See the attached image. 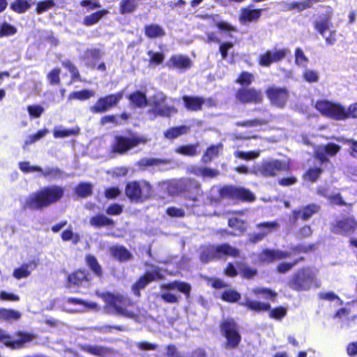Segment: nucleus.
Instances as JSON below:
<instances>
[{"mask_svg":"<svg viewBox=\"0 0 357 357\" xmlns=\"http://www.w3.org/2000/svg\"><path fill=\"white\" fill-rule=\"evenodd\" d=\"M238 101L241 103H261L263 95L260 90L255 88H242L238 90L236 94Z\"/></svg>","mask_w":357,"mask_h":357,"instance_id":"2eb2a0df","label":"nucleus"},{"mask_svg":"<svg viewBox=\"0 0 357 357\" xmlns=\"http://www.w3.org/2000/svg\"><path fill=\"white\" fill-rule=\"evenodd\" d=\"M166 96L162 92H157L148 100V105L152 108L149 113H153L155 116L169 117L172 114L177 112V109L173 106L165 105Z\"/></svg>","mask_w":357,"mask_h":357,"instance_id":"39448f33","label":"nucleus"},{"mask_svg":"<svg viewBox=\"0 0 357 357\" xmlns=\"http://www.w3.org/2000/svg\"><path fill=\"white\" fill-rule=\"evenodd\" d=\"M303 79L309 83L317 82L319 79V73L311 69H305L303 73Z\"/></svg>","mask_w":357,"mask_h":357,"instance_id":"13d9d810","label":"nucleus"},{"mask_svg":"<svg viewBox=\"0 0 357 357\" xmlns=\"http://www.w3.org/2000/svg\"><path fill=\"white\" fill-rule=\"evenodd\" d=\"M16 32V28L8 23L5 22L0 25V37L12 36Z\"/></svg>","mask_w":357,"mask_h":357,"instance_id":"0e129e2a","label":"nucleus"},{"mask_svg":"<svg viewBox=\"0 0 357 357\" xmlns=\"http://www.w3.org/2000/svg\"><path fill=\"white\" fill-rule=\"evenodd\" d=\"M289 52L287 48L269 50L260 55L259 63L262 66L268 67L272 63H276L284 59Z\"/></svg>","mask_w":357,"mask_h":357,"instance_id":"4468645a","label":"nucleus"},{"mask_svg":"<svg viewBox=\"0 0 357 357\" xmlns=\"http://www.w3.org/2000/svg\"><path fill=\"white\" fill-rule=\"evenodd\" d=\"M123 91L115 94H111L98 100L96 104L90 107V111L93 113H103L109 108L116 105L122 99Z\"/></svg>","mask_w":357,"mask_h":357,"instance_id":"f8f14e48","label":"nucleus"},{"mask_svg":"<svg viewBox=\"0 0 357 357\" xmlns=\"http://www.w3.org/2000/svg\"><path fill=\"white\" fill-rule=\"evenodd\" d=\"M222 334L227 340L225 347L229 349L236 347L240 341L241 336L238 332L237 326L233 319H226L221 324Z\"/></svg>","mask_w":357,"mask_h":357,"instance_id":"9b49d317","label":"nucleus"},{"mask_svg":"<svg viewBox=\"0 0 357 357\" xmlns=\"http://www.w3.org/2000/svg\"><path fill=\"white\" fill-rule=\"evenodd\" d=\"M240 294L231 289L225 291L222 295V299L228 302H236L240 298Z\"/></svg>","mask_w":357,"mask_h":357,"instance_id":"338daca9","label":"nucleus"},{"mask_svg":"<svg viewBox=\"0 0 357 357\" xmlns=\"http://www.w3.org/2000/svg\"><path fill=\"white\" fill-rule=\"evenodd\" d=\"M167 66L170 68L186 70L191 67L192 61L186 56L174 55L170 58L167 63Z\"/></svg>","mask_w":357,"mask_h":357,"instance_id":"393cba45","label":"nucleus"},{"mask_svg":"<svg viewBox=\"0 0 357 357\" xmlns=\"http://www.w3.org/2000/svg\"><path fill=\"white\" fill-rule=\"evenodd\" d=\"M161 188L170 195H175L181 192V186L176 181L164 182L161 184Z\"/></svg>","mask_w":357,"mask_h":357,"instance_id":"a19ab883","label":"nucleus"},{"mask_svg":"<svg viewBox=\"0 0 357 357\" xmlns=\"http://www.w3.org/2000/svg\"><path fill=\"white\" fill-rule=\"evenodd\" d=\"M200 260L206 263L215 259H219L218 257L217 246L215 245H206L201 248Z\"/></svg>","mask_w":357,"mask_h":357,"instance_id":"c756f323","label":"nucleus"},{"mask_svg":"<svg viewBox=\"0 0 357 357\" xmlns=\"http://www.w3.org/2000/svg\"><path fill=\"white\" fill-rule=\"evenodd\" d=\"M322 172V169L318 167L310 168L305 174V178L307 181L315 182L320 174Z\"/></svg>","mask_w":357,"mask_h":357,"instance_id":"e2e57ef3","label":"nucleus"},{"mask_svg":"<svg viewBox=\"0 0 357 357\" xmlns=\"http://www.w3.org/2000/svg\"><path fill=\"white\" fill-rule=\"evenodd\" d=\"M355 229H357V223L353 218H347L337 221L333 227V232L342 235L351 234Z\"/></svg>","mask_w":357,"mask_h":357,"instance_id":"aec40b11","label":"nucleus"},{"mask_svg":"<svg viewBox=\"0 0 357 357\" xmlns=\"http://www.w3.org/2000/svg\"><path fill=\"white\" fill-rule=\"evenodd\" d=\"M243 306L247 307L248 309L256 311H266L270 309L271 305L266 303H262L257 301H252L248 297H245L243 301L240 303Z\"/></svg>","mask_w":357,"mask_h":357,"instance_id":"7c9ffc66","label":"nucleus"},{"mask_svg":"<svg viewBox=\"0 0 357 357\" xmlns=\"http://www.w3.org/2000/svg\"><path fill=\"white\" fill-rule=\"evenodd\" d=\"M221 195L222 197H229L250 202L255 199V195L250 191L232 186L223 188L221 190Z\"/></svg>","mask_w":357,"mask_h":357,"instance_id":"a211bd4d","label":"nucleus"},{"mask_svg":"<svg viewBox=\"0 0 357 357\" xmlns=\"http://www.w3.org/2000/svg\"><path fill=\"white\" fill-rule=\"evenodd\" d=\"M32 3V0H15L10 8L17 13H24L30 8Z\"/></svg>","mask_w":357,"mask_h":357,"instance_id":"58836bf2","label":"nucleus"},{"mask_svg":"<svg viewBox=\"0 0 357 357\" xmlns=\"http://www.w3.org/2000/svg\"><path fill=\"white\" fill-rule=\"evenodd\" d=\"M198 144L180 146L176 149V152L187 156H195L198 153Z\"/></svg>","mask_w":357,"mask_h":357,"instance_id":"c03bdc74","label":"nucleus"},{"mask_svg":"<svg viewBox=\"0 0 357 357\" xmlns=\"http://www.w3.org/2000/svg\"><path fill=\"white\" fill-rule=\"evenodd\" d=\"M252 292L256 296L261 295L264 298L271 299V301H274L277 294L275 291L266 288H257L252 290Z\"/></svg>","mask_w":357,"mask_h":357,"instance_id":"5fc2aeb1","label":"nucleus"},{"mask_svg":"<svg viewBox=\"0 0 357 357\" xmlns=\"http://www.w3.org/2000/svg\"><path fill=\"white\" fill-rule=\"evenodd\" d=\"M79 129H54V137L55 138H64L70 135H75L78 133Z\"/></svg>","mask_w":357,"mask_h":357,"instance_id":"680f3d73","label":"nucleus"},{"mask_svg":"<svg viewBox=\"0 0 357 357\" xmlns=\"http://www.w3.org/2000/svg\"><path fill=\"white\" fill-rule=\"evenodd\" d=\"M218 257L220 258L223 256H229L232 257H236L239 256V250L231 246L229 244L225 243L220 245H217Z\"/></svg>","mask_w":357,"mask_h":357,"instance_id":"473e14b6","label":"nucleus"},{"mask_svg":"<svg viewBox=\"0 0 357 357\" xmlns=\"http://www.w3.org/2000/svg\"><path fill=\"white\" fill-rule=\"evenodd\" d=\"M55 5L56 3L54 0H45L40 1L37 3L36 11L38 14H41L52 9L55 6Z\"/></svg>","mask_w":357,"mask_h":357,"instance_id":"864d4df0","label":"nucleus"},{"mask_svg":"<svg viewBox=\"0 0 357 357\" xmlns=\"http://www.w3.org/2000/svg\"><path fill=\"white\" fill-rule=\"evenodd\" d=\"M68 303L80 305V307L73 310L74 312H86L90 310L94 312L100 310V306L95 302H88L77 298H69Z\"/></svg>","mask_w":357,"mask_h":357,"instance_id":"a878e982","label":"nucleus"},{"mask_svg":"<svg viewBox=\"0 0 357 357\" xmlns=\"http://www.w3.org/2000/svg\"><path fill=\"white\" fill-rule=\"evenodd\" d=\"M130 102L137 107H144L148 105L146 95L140 91H135L128 96Z\"/></svg>","mask_w":357,"mask_h":357,"instance_id":"4c0bfd02","label":"nucleus"},{"mask_svg":"<svg viewBox=\"0 0 357 357\" xmlns=\"http://www.w3.org/2000/svg\"><path fill=\"white\" fill-rule=\"evenodd\" d=\"M223 145L220 143L217 145H212L208 147L202 156V161L204 163L210 162L214 158L218 155L222 151Z\"/></svg>","mask_w":357,"mask_h":357,"instance_id":"f704fd0d","label":"nucleus"},{"mask_svg":"<svg viewBox=\"0 0 357 357\" xmlns=\"http://www.w3.org/2000/svg\"><path fill=\"white\" fill-rule=\"evenodd\" d=\"M315 29L321 34L325 36L326 31L330 30V23L328 19L322 20L315 23Z\"/></svg>","mask_w":357,"mask_h":357,"instance_id":"774afa93","label":"nucleus"},{"mask_svg":"<svg viewBox=\"0 0 357 357\" xmlns=\"http://www.w3.org/2000/svg\"><path fill=\"white\" fill-rule=\"evenodd\" d=\"M169 163V160L158 159L154 158H142L139 161V165L143 167H149V166H161L162 165H165Z\"/></svg>","mask_w":357,"mask_h":357,"instance_id":"de8ad7c7","label":"nucleus"},{"mask_svg":"<svg viewBox=\"0 0 357 357\" xmlns=\"http://www.w3.org/2000/svg\"><path fill=\"white\" fill-rule=\"evenodd\" d=\"M162 299L169 303H176L178 301L177 295L171 292V291L177 289L178 291L185 294L187 296L190 295L191 287L189 284L180 282L174 281L167 284H163L160 286Z\"/></svg>","mask_w":357,"mask_h":357,"instance_id":"0eeeda50","label":"nucleus"},{"mask_svg":"<svg viewBox=\"0 0 357 357\" xmlns=\"http://www.w3.org/2000/svg\"><path fill=\"white\" fill-rule=\"evenodd\" d=\"M89 280L87 274L85 271H77L68 276V281L69 284L75 286L82 285Z\"/></svg>","mask_w":357,"mask_h":357,"instance_id":"72a5a7b5","label":"nucleus"},{"mask_svg":"<svg viewBox=\"0 0 357 357\" xmlns=\"http://www.w3.org/2000/svg\"><path fill=\"white\" fill-rule=\"evenodd\" d=\"M291 253L280 250L264 249L258 255L259 261L262 263H271L276 260L289 258Z\"/></svg>","mask_w":357,"mask_h":357,"instance_id":"6ab92c4d","label":"nucleus"},{"mask_svg":"<svg viewBox=\"0 0 357 357\" xmlns=\"http://www.w3.org/2000/svg\"><path fill=\"white\" fill-rule=\"evenodd\" d=\"M289 165L287 162L278 159H268L255 166L251 173L262 177H275L280 172L287 171Z\"/></svg>","mask_w":357,"mask_h":357,"instance_id":"20e7f679","label":"nucleus"},{"mask_svg":"<svg viewBox=\"0 0 357 357\" xmlns=\"http://www.w3.org/2000/svg\"><path fill=\"white\" fill-rule=\"evenodd\" d=\"M16 338L13 340L5 331L0 328V342L11 349H20L26 347L27 343L32 342L36 335L33 333L18 331L15 333Z\"/></svg>","mask_w":357,"mask_h":357,"instance_id":"6e6552de","label":"nucleus"},{"mask_svg":"<svg viewBox=\"0 0 357 357\" xmlns=\"http://www.w3.org/2000/svg\"><path fill=\"white\" fill-rule=\"evenodd\" d=\"M137 6V0H122L120 4L121 13L123 14L132 13Z\"/></svg>","mask_w":357,"mask_h":357,"instance_id":"49530a36","label":"nucleus"},{"mask_svg":"<svg viewBox=\"0 0 357 357\" xmlns=\"http://www.w3.org/2000/svg\"><path fill=\"white\" fill-rule=\"evenodd\" d=\"M258 232H253L248 234V240L250 243H256L262 241L266 236L273 231L279 229V224L274 222H266L256 225Z\"/></svg>","mask_w":357,"mask_h":357,"instance_id":"ddd939ff","label":"nucleus"},{"mask_svg":"<svg viewBox=\"0 0 357 357\" xmlns=\"http://www.w3.org/2000/svg\"><path fill=\"white\" fill-rule=\"evenodd\" d=\"M126 195L132 202H143L150 197L151 187L146 181L130 182L126 185Z\"/></svg>","mask_w":357,"mask_h":357,"instance_id":"423d86ee","label":"nucleus"},{"mask_svg":"<svg viewBox=\"0 0 357 357\" xmlns=\"http://www.w3.org/2000/svg\"><path fill=\"white\" fill-rule=\"evenodd\" d=\"M86 262L90 268L97 275H100L102 273L101 267L98 264L96 259L93 256L89 255L86 257Z\"/></svg>","mask_w":357,"mask_h":357,"instance_id":"052dcab7","label":"nucleus"},{"mask_svg":"<svg viewBox=\"0 0 357 357\" xmlns=\"http://www.w3.org/2000/svg\"><path fill=\"white\" fill-rule=\"evenodd\" d=\"M61 238L64 241H71L74 244H77L80 241L79 234L73 233L70 229L63 231Z\"/></svg>","mask_w":357,"mask_h":357,"instance_id":"bf43d9fd","label":"nucleus"},{"mask_svg":"<svg viewBox=\"0 0 357 357\" xmlns=\"http://www.w3.org/2000/svg\"><path fill=\"white\" fill-rule=\"evenodd\" d=\"M288 287L296 291H307L312 288H319L321 282L318 278V271L312 267L298 269L289 278Z\"/></svg>","mask_w":357,"mask_h":357,"instance_id":"f03ea898","label":"nucleus"},{"mask_svg":"<svg viewBox=\"0 0 357 357\" xmlns=\"http://www.w3.org/2000/svg\"><path fill=\"white\" fill-rule=\"evenodd\" d=\"M111 255L119 261H128L131 259L132 254L124 247L115 245L110 248Z\"/></svg>","mask_w":357,"mask_h":357,"instance_id":"2f4dec72","label":"nucleus"},{"mask_svg":"<svg viewBox=\"0 0 357 357\" xmlns=\"http://www.w3.org/2000/svg\"><path fill=\"white\" fill-rule=\"evenodd\" d=\"M90 223L91 225L96 227H100L103 226L111 225L113 224V221L105 215H97L92 217L90 219Z\"/></svg>","mask_w":357,"mask_h":357,"instance_id":"09e8293b","label":"nucleus"},{"mask_svg":"<svg viewBox=\"0 0 357 357\" xmlns=\"http://www.w3.org/2000/svg\"><path fill=\"white\" fill-rule=\"evenodd\" d=\"M315 107L326 116L339 121L345 119L343 107L340 104L323 100L317 101Z\"/></svg>","mask_w":357,"mask_h":357,"instance_id":"9d476101","label":"nucleus"},{"mask_svg":"<svg viewBox=\"0 0 357 357\" xmlns=\"http://www.w3.org/2000/svg\"><path fill=\"white\" fill-rule=\"evenodd\" d=\"M261 15V10H254L245 8L241 10L240 20L242 22L257 20Z\"/></svg>","mask_w":357,"mask_h":357,"instance_id":"c9c22d12","label":"nucleus"},{"mask_svg":"<svg viewBox=\"0 0 357 357\" xmlns=\"http://www.w3.org/2000/svg\"><path fill=\"white\" fill-rule=\"evenodd\" d=\"M146 139L137 135H131L129 137L117 136L113 145V151L119 154H124L132 148L140 144H145Z\"/></svg>","mask_w":357,"mask_h":357,"instance_id":"1a4fd4ad","label":"nucleus"},{"mask_svg":"<svg viewBox=\"0 0 357 357\" xmlns=\"http://www.w3.org/2000/svg\"><path fill=\"white\" fill-rule=\"evenodd\" d=\"M340 150V146L335 144H328L326 146H319L316 149L317 158L321 162H328L326 153L329 155L333 156Z\"/></svg>","mask_w":357,"mask_h":357,"instance_id":"5701e85b","label":"nucleus"},{"mask_svg":"<svg viewBox=\"0 0 357 357\" xmlns=\"http://www.w3.org/2000/svg\"><path fill=\"white\" fill-rule=\"evenodd\" d=\"M149 56V65H159L161 64L164 59L165 55L162 52H155L152 50L148 52Z\"/></svg>","mask_w":357,"mask_h":357,"instance_id":"6e6d98bb","label":"nucleus"},{"mask_svg":"<svg viewBox=\"0 0 357 357\" xmlns=\"http://www.w3.org/2000/svg\"><path fill=\"white\" fill-rule=\"evenodd\" d=\"M160 269L152 266L149 270L146 271L145 274L142 276L137 282L133 285L132 291L134 294L139 296L140 289H144L149 282L156 280L157 279L161 278Z\"/></svg>","mask_w":357,"mask_h":357,"instance_id":"dca6fc26","label":"nucleus"},{"mask_svg":"<svg viewBox=\"0 0 357 357\" xmlns=\"http://www.w3.org/2000/svg\"><path fill=\"white\" fill-rule=\"evenodd\" d=\"M183 100L185 105L188 110L197 111L202 109V106L206 104L208 106L211 107L213 105V102L211 99H204L199 97H189L184 96Z\"/></svg>","mask_w":357,"mask_h":357,"instance_id":"412c9836","label":"nucleus"},{"mask_svg":"<svg viewBox=\"0 0 357 357\" xmlns=\"http://www.w3.org/2000/svg\"><path fill=\"white\" fill-rule=\"evenodd\" d=\"M81 349L98 357H107L114 353L112 348L101 345L84 344L81 346Z\"/></svg>","mask_w":357,"mask_h":357,"instance_id":"b1692460","label":"nucleus"},{"mask_svg":"<svg viewBox=\"0 0 357 357\" xmlns=\"http://www.w3.org/2000/svg\"><path fill=\"white\" fill-rule=\"evenodd\" d=\"M319 208L320 207L318 205L314 204H310L304 207L302 210L294 211L293 218L296 220L301 217L303 220H307L310 219L313 214L317 213Z\"/></svg>","mask_w":357,"mask_h":357,"instance_id":"bb28decb","label":"nucleus"},{"mask_svg":"<svg viewBox=\"0 0 357 357\" xmlns=\"http://www.w3.org/2000/svg\"><path fill=\"white\" fill-rule=\"evenodd\" d=\"M96 294L102 298L105 303L103 310L107 314H116L128 318L135 319L137 313L129 310L127 307L133 305L132 301L128 297L119 294L99 293Z\"/></svg>","mask_w":357,"mask_h":357,"instance_id":"7ed1b4c3","label":"nucleus"},{"mask_svg":"<svg viewBox=\"0 0 357 357\" xmlns=\"http://www.w3.org/2000/svg\"><path fill=\"white\" fill-rule=\"evenodd\" d=\"M102 54L100 50L96 48L87 49L81 59L84 64L91 68L96 67L97 61L102 57Z\"/></svg>","mask_w":357,"mask_h":357,"instance_id":"4be33fe9","label":"nucleus"},{"mask_svg":"<svg viewBox=\"0 0 357 357\" xmlns=\"http://www.w3.org/2000/svg\"><path fill=\"white\" fill-rule=\"evenodd\" d=\"M144 33L146 37L151 39L162 38L165 36V29L157 24H150L144 26Z\"/></svg>","mask_w":357,"mask_h":357,"instance_id":"c85d7f7f","label":"nucleus"},{"mask_svg":"<svg viewBox=\"0 0 357 357\" xmlns=\"http://www.w3.org/2000/svg\"><path fill=\"white\" fill-rule=\"evenodd\" d=\"M42 173L44 177H50V178H59L61 176V171L56 167H47L44 169H42V171H39Z\"/></svg>","mask_w":357,"mask_h":357,"instance_id":"69168bd1","label":"nucleus"},{"mask_svg":"<svg viewBox=\"0 0 357 357\" xmlns=\"http://www.w3.org/2000/svg\"><path fill=\"white\" fill-rule=\"evenodd\" d=\"M93 188L91 183H82L76 188V193L82 197H86L92 194Z\"/></svg>","mask_w":357,"mask_h":357,"instance_id":"3c124183","label":"nucleus"},{"mask_svg":"<svg viewBox=\"0 0 357 357\" xmlns=\"http://www.w3.org/2000/svg\"><path fill=\"white\" fill-rule=\"evenodd\" d=\"M188 130L189 128L185 126L172 128L165 133V136L168 139H174L183 134L187 133Z\"/></svg>","mask_w":357,"mask_h":357,"instance_id":"8fccbe9b","label":"nucleus"},{"mask_svg":"<svg viewBox=\"0 0 357 357\" xmlns=\"http://www.w3.org/2000/svg\"><path fill=\"white\" fill-rule=\"evenodd\" d=\"M108 13L106 10H102L89 15H87L84 19V24L86 26H91L96 24L101 18Z\"/></svg>","mask_w":357,"mask_h":357,"instance_id":"79ce46f5","label":"nucleus"},{"mask_svg":"<svg viewBox=\"0 0 357 357\" xmlns=\"http://www.w3.org/2000/svg\"><path fill=\"white\" fill-rule=\"evenodd\" d=\"M266 93L271 104L278 107H283L288 99V91L286 88L272 86L266 89Z\"/></svg>","mask_w":357,"mask_h":357,"instance_id":"f3484780","label":"nucleus"},{"mask_svg":"<svg viewBox=\"0 0 357 357\" xmlns=\"http://www.w3.org/2000/svg\"><path fill=\"white\" fill-rule=\"evenodd\" d=\"M229 227L234 228L237 231L235 235H241L247 229L245 222L238 218H230L228 222Z\"/></svg>","mask_w":357,"mask_h":357,"instance_id":"37998d69","label":"nucleus"},{"mask_svg":"<svg viewBox=\"0 0 357 357\" xmlns=\"http://www.w3.org/2000/svg\"><path fill=\"white\" fill-rule=\"evenodd\" d=\"M64 195V189L59 185H52L40 188L30 194L24 200L23 207L31 210L47 208L59 202Z\"/></svg>","mask_w":357,"mask_h":357,"instance_id":"f257e3e1","label":"nucleus"},{"mask_svg":"<svg viewBox=\"0 0 357 357\" xmlns=\"http://www.w3.org/2000/svg\"><path fill=\"white\" fill-rule=\"evenodd\" d=\"M308 58L305 55L301 48H296L295 50V63L296 65L305 67L308 63Z\"/></svg>","mask_w":357,"mask_h":357,"instance_id":"4d7b16f0","label":"nucleus"},{"mask_svg":"<svg viewBox=\"0 0 357 357\" xmlns=\"http://www.w3.org/2000/svg\"><path fill=\"white\" fill-rule=\"evenodd\" d=\"M260 155V151H253L249 152H244L242 151H237L234 153V155L240 159L250 160L257 158Z\"/></svg>","mask_w":357,"mask_h":357,"instance_id":"603ef678","label":"nucleus"},{"mask_svg":"<svg viewBox=\"0 0 357 357\" xmlns=\"http://www.w3.org/2000/svg\"><path fill=\"white\" fill-rule=\"evenodd\" d=\"M94 96L95 92L93 91L84 89L70 93L68 96V100L77 99L79 100H84L89 99L91 97Z\"/></svg>","mask_w":357,"mask_h":357,"instance_id":"a18cd8bd","label":"nucleus"},{"mask_svg":"<svg viewBox=\"0 0 357 357\" xmlns=\"http://www.w3.org/2000/svg\"><path fill=\"white\" fill-rule=\"evenodd\" d=\"M37 265L35 262L22 264L20 267L15 268L13 275L17 280L28 278L32 271L36 268Z\"/></svg>","mask_w":357,"mask_h":357,"instance_id":"cd10ccee","label":"nucleus"},{"mask_svg":"<svg viewBox=\"0 0 357 357\" xmlns=\"http://www.w3.org/2000/svg\"><path fill=\"white\" fill-rule=\"evenodd\" d=\"M192 172L197 176L214 178L219 174L217 169H211L206 167H193Z\"/></svg>","mask_w":357,"mask_h":357,"instance_id":"e433bc0d","label":"nucleus"},{"mask_svg":"<svg viewBox=\"0 0 357 357\" xmlns=\"http://www.w3.org/2000/svg\"><path fill=\"white\" fill-rule=\"evenodd\" d=\"M21 317V313L14 310L0 308V320L12 321L18 320Z\"/></svg>","mask_w":357,"mask_h":357,"instance_id":"ea45409f","label":"nucleus"}]
</instances>
